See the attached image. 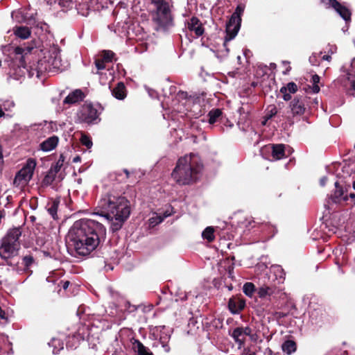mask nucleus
<instances>
[{
	"label": "nucleus",
	"mask_w": 355,
	"mask_h": 355,
	"mask_svg": "<svg viewBox=\"0 0 355 355\" xmlns=\"http://www.w3.org/2000/svg\"><path fill=\"white\" fill-rule=\"evenodd\" d=\"M114 53L112 51H103L101 53V59L105 62H112Z\"/></svg>",
	"instance_id": "nucleus-31"
},
{
	"label": "nucleus",
	"mask_w": 355,
	"mask_h": 355,
	"mask_svg": "<svg viewBox=\"0 0 355 355\" xmlns=\"http://www.w3.org/2000/svg\"><path fill=\"white\" fill-rule=\"evenodd\" d=\"M0 318L1 319H7L6 317V313L0 307Z\"/></svg>",
	"instance_id": "nucleus-49"
},
{
	"label": "nucleus",
	"mask_w": 355,
	"mask_h": 355,
	"mask_svg": "<svg viewBox=\"0 0 355 355\" xmlns=\"http://www.w3.org/2000/svg\"><path fill=\"white\" fill-rule=\"evenodd\" d=\"M80 160V157L77 156V157H74V158H73V162H79Z\"/></svg>",
	"instance_id": "nucleus-56"
},
{
	"label": "nucleus",
	"mask_w": 355,
	"mask_h": 355,
	"mask_svg": "<svg viewBox=\"0 0 355 355\" xmlns=\"http://www.w3.org/2000/svg\"><path fill=\"white\" fill-rule=\"evenodd\" d=\"M350 198L352 199H354L355 198V193H351L349 196H348V198Z\"/></svg>",
	"instance_id": "nucleus-55"
},
{
	"label": "nucleus",
	"mask_w": 355,
	"mask_h": 355,
	"mask_svg": "<svg viewBox=\"0 0 355 355\" xmlns=\"http://www.w3.org/2000/svg\"><path fill=\"white\" fill-rule=\"evenodd\" d=\"M243 8L241 6H238L236 8L235 12L232 14L231 17H234V19L238 21L239 22L241 21V15L243 12Z\"/></svg>",
	"instance_id": "nucleus-35"
},
{
	"label": "nucleus",
	"mask_w": 355,
	"mask_h": 355,
	"mask_svg": "<svg viewBox=\"0 0 355 355\" xmlns=\"http://www.w3.org/2000/svg\"><path fill=\"white\" fill-rule=\"evenodd\" d=\"M123 172H124V173L126 175V178H129V177H130V172L128 171V170L125 168V169H123Z\"/></svg>",
	"instance_id": "nucleus-53"
},
{
	"label": "nucleus",
	"mask_w": 355,
	"mask_h": 355,
	"mask_svg": "<svg viewBox=\"0 0 355 355\" xmlns=\"http://www.w3.org/2000/svg\"><path fill=\"white\" fill-rule=\"evenodd\" d=\"M58 53L59 52L57 50H54V51L53 52V54H55V56L52 62V65L55 68H60L62 66L61 58Z\"/></svg>",
	"instance_id": "nucleus-33"
},
{
	"label": "nucleus",
	"mask_w": 355,
	"mask_h": 355,
	"mask_svg": "<svg viewBox=\"0 0 355 355\" xmlns=\"http://www.w3.org/2000/svg\"><path fill=\"white\" fill-rule=\"evenodd\" d=\"M221 115H222L221 110H220V109L211 110L208 113V115H207V116L209 117L208 122L210 124H214L218 120V119L221 116Z\"/></svg>",
	"instance_id": "nucleus-25"
},
{
	"label": "nucleus",
	"mask_w": 355,
	"mask_h": 355,
	"mask_svg": "<svg viewBox=\"0 0 355 355\" xmlns=\"http://www.w3.org/2000/svg\"><path fill=\"white\" fill-rule=\"evenodd\" d=\"M335 187L334 193L330 196L331 201L336 204L340 203L342 200L347 201L348 200V196H344V190L338 182H335Z\"/></svg>",
	"instance_id": "nucleus-14"
},
{
	"label": "nucleus",
	"mask_w": 355,
	"mask_h": 355,
	"mask_svg": "<svg viewBox=\"0 0 355 355\" xmlns=\"http://www.w3.org/2000/svg\"><path fill=\"white\" fill-rule=\"evenodd\" d=\"M245 306V301L240 297H232L229 300L228 308L233 314L239 313Z\"/></svg>",
	"instance_id": "nucleus-12"
},
{
	"label": "nucleus",
	"mask_w": 355,
	"mask_h": 355,
	"mask_svg": "<svg viewBox=\"0 0 355 355\" xmlns=\"http://www.w3.org/2000/svg\"><path fill=\"white\" fill-rule=\"evenodd\" d=\"M270 148L271 149V155L275 159H281L285 157V147L284 144H272Z\"/></svg>",
	"instance_id": "nucleus-16"
},
{
	"label": "nucleus",
	"mask_w": 355,
	"mask_h": 355,
	"mask_svg": "<svg viewBox=\"0 0 355 355\" xmlns=\"http://www.w3.org/2000/svg\"><path fill=\"white\" fill-rule=\"evenodd\" d=\"M241 26V22L234 19V17H230L226 25V36L223 46L226 48L227 43L235 37Z\"/></svg>",
	"instance_id": "nucleus-11"
},
{
	"label": "nucleus",
	"mask_w": 355,
	"mask_h": 355,
	"mask_svg": "<svg viewBox=\"0 0 355 355\" xmlns=\"http://www.w3.org/2000/svg\"><path fill=\"white\" fill-rule=\"evenodd\" d=\"M33 262L34 259L31 255H27L23 257V263L26 268H28Z\"/></svg>",
	"instance_id": "nucleus-39"
},
{
	"label": "nucleus",
	"mask_w": 355,
	"mask_h": 355,
	"mask_svg": "<svg viewBox=\"0 0 355 355\" xmlns=\"http://www.w3.org/2000/svg\"><path fill=\"white\" fill-rule=\"evenodd\" d=\"M252 330L250 327H246L245 328L242 327V333L243 334L244 336H250L251 334Z\"/></svg>",
	"instance_id": "nucleus-43"
},
{
	"label": "nucleus",
	"mask_w": 355,
	"mask_h": 355,
	"mask_svg": "<svg viewBox=\"0 0 355 355\" xmlns=\"http://www.w3.org/2000/svg\"><path fill=\"white\" fill-rule=\"evenodd\" d=\"M4 115V112L2 111V110H0V117L3 116Z\"/></svg>",
	"instance_id": "nucleus-58"
},
{
	"label": "nucleus",
	"mask_w": 355,
	"mask_h": 355,
	"mask_svg": "<svg viewBox=\"0 0 355 355\" xmlns=\"http://www.w3.org/2000/svg\"><path fill=\"white\" fill-rule=\"evenodd\" d=\"M202 236L203 239H207L209 242L214 240V229L212 227H207L202 232Z\"/></svg>",
	"instance_id": "nucleus-28"
},
{
	"label": "nucleus",
	"mask_w": 355,
	"mask_h": 355,
	"mask_svg": "<svg viewBox=\"0 0 355 355\" xmlns=\"http://www.w3.org/2000/svg\"><path fill=\"white\" fill-rule=\"evenodd\" d=\"M280 92L283 94V99L286 101L291 100V93H288L284 87H281Z\"/></svg>",
	"instance_id": "nucleus-41"
},
{
	"label": "nucleus",
	"mask_w": 355,
	"mask_h": 355,
	"mask_svg": "<svg viewBox=\"0 0 355 355\" xmlns=\"http://www.w3.org/2000/svg\"><path fill=\"white\" fill-rule=\"evenodd\" d=\"M25 55H21L19 58H15L12 62V74L16 78L24 76L26 73L29 74L30 69L25 65Z\"/></svg>",
	"instance_id": "nucleus-10"
},
{
	"label": "nucleus",
	"mask_w": 355,
	"mask_h": 355,
	"mask_svg": "<svg viewBox=\"0 0 355 355\" xmlns=\"http://www.w3.org/2000/svg\"><path fill=\"white\" fill-rule=\"evenodd\" d=\"M58 1L60 6L66 8H71L73 5L72 0H58Z\"/></svg>",
	"instance_id": "nucleus-40"
},
{
	"label": "nucleus",
	"mask_w": 355,
	"mask_h": 355,
	"mask_svg": "<svg viewBox=\"0 0 355 355\" xmlns=\"http://www.w3.org/2000/svg\"><path fill=\"white\" fill-rule=\"evenodd\" d=\"M48 64L46 60H40L37 61V64L33 67V66L30 67L29 76L32 77L35 75V72L37 77L40 76L41 73L45 72L47 70Z\"/></svg>",
	"instance_id": "nucleus-15"
},
{
	"label": "nucleus",
	"mask_w": 355,
	"mask_h": 355,
	"mask_svg": "<svg viewBox=\"0 0 355 355\" xmlns=\"http://www.w3.org/2000/svg\"><path fill=\"white\" fill-rule=\"evenodd\" d=\"M320 80V78L318 75L315 74L312 76V82H313V93H318L320 92V87L318 85V83H319Z\"/></svg>",
	"instance_id": "nucleus-32"
},
{
	"label": "nucleus",
	"mask_w": 355,
	"mask_h": 355,
	"mask_svg": "<svg viewBox=\"0 0 355 355\" xmlns=\"http://www.w3.org/2000/svg\"><path fill=\"white\" fill-rule=\"evenodd\" d=\"M187 27L190 31L194 32L196 37L202 35L205 31L202 24L196 17H192L189 19Z\"/></svg>",
	"instance_id": "nucleus-13"
},
{
	"label": "nucleus",
	"mask_w": 355,
	"mask_h": 355,
	"mask_svg": "<svg viewBox=\"0 0 355 355\" xmlns=\"http://www.w3.org/2000/svg\"><path fill=\"white\" fill-rule=\"evenodd\" d=\"M69 284H70V283H69V281H65V282H63V285H62V288H63L64 290H66V289L68 288V286H69Z\"/></svg>",
	"instance_id": "nucleus-51"
},
{
	"label": "nucleus",
	"mask_w": 355,
	"mask_h": 355,
	"mask_svg": "<svg viewBox=\"0 0 355 355\" xmlns=\"http://www.w3.org/2000/svg\"><path fill=\"white\" fill-rule=\"evenodd\" d=\"M106 236V230L100 223L90 219L76 221L67 236L68 244L77 254L87 256L95 250Z\"/></svg>",
	"instance_id": "nucleus-1"
},
{
	"label": "nucleus",
	"mask_w": 355,
	"mask_h": 355,
	"mask_svg": "<svg viewBox=\"0 0 355 355\" xmlns=\"http://www.w3.org/2000/svg\"><path fill=\"white\" fill-rule=\"evenodd\" d=\"M162 345V347L164 348L166 352H168L170 351V347L166 343L161 342Z\"/></svg>",
	"instance_id": "nucleus-45"
},
{
	"label": "nucleus",
	"mask_w": 355,
	"mask_h": 355,
	"mask_svg": "<svg viewBox=\"0 0 355 355\" xmlns=\"http://www.w3.org/2000/svg\"><path fill=\"white\" fill-rule=\"evenodd\" d=\"M309 98L306 95H297L290 102L289 108L293 116L303 115L309 106Z\"/></svg>",
	"instance_id": "nucleus-7"
},
{
	"label": "nucleus",
	"mask_w": 355,
	"mask_h": 355,
	"mask_svg": "<svg viewBox=\"0 0 355 355\" xmlns=\"http://www.w3.org/2000/svg\"><path fill=\"white\" fill-rule=\"evenodd\" d=\"M35 166V161L34 159H29L27 161L26 166L16 174L13 180V184L15 187H23L26 185L32 178Z\"/></svg>",
	"instance_id": "nucleus-5"
},
{
	"label": "nucleus",
	"mask_w": 355,
	"mask_h": 355,
	"mask_svg": "<svg viewBox=\"0 0 355 355\" xmlns=\"http://www.w3.org/2000/svg\"><path fill=\"white\" fill-rule=\"evenodd\" d=\"M94 64L97 70L96 72H95L96 73H99V71L105 68V62L103 61L101 58L96 59Z\"/></svg>",
	"instance_id": "nucleus-36"
},
{
	"label": "nucleus",
	"mask_w": 355,
	"mask_h": 355,
	"mask_svg": "<svg viewBox=\"0 0 355 355\" xmlns=\"http://www.w3.org/2000/svg\"><path fill=\"white\" fill-rule=\"evenodd\" d=\"M234 341L239 345V347L243 346L245 343V336L242 333V327H236L230 334Z\"/></svg>",
	"instance_id": "nucleus-20"
},
{
	"label": "nucleus",
	"mask_w": 355,
	"mask_h": 355,
	"mask_svg": "<svg viewBox=\"0 0 355 355\" xmlns=\"http://www.w3.org/2000/svg\"><path fill=\"white\" fill-rule=\"evenodd\" d=\"M277 113V110L275 105H270L267 108V113L265 116L266 121L271 119Z\"/></svg>",
	"instance_id": "nucleus-34"
},
{
	"label": "nucleus",
	"mask_w": 355,
	"mask_h": 355,
	"mask_svg": "<svg viewBox=\"0 0 355 355\" xmlns=\"http://www.w3.org/2000/svg\"><path fill=\"white\" fill-rule=\"evenodd\" d=\"M3 148L1 144H0V160H3Z\"/></svg>",
	"instance_id": "nucleus-52"
},
{
	"label": "nucleus",
	"mask_w": 355,
	"mask_h": 355,
	"mask_svg": "<svg viewBox=\"0 0 355 355\" xmlns=\"http://www.w3.org/2000/svg\"><path fill=\"white\" fill-rule=\"evenodd\" d=\"M14 33L21 39H27L31 35V31L27 26H16L14 28Z\"/></svg>",
	"instance_id": "nucleus-22"
},
{
	"label": "nucleus",
	"mask_w": 355,
	"mask_h": 355,
	"mask_svg": "<svg viewBox=\"0 0 355 355\" xmlns=\"http://www.w3.org/2000/svg\"><path fill=\"white\" fill-rule=\"evenodd\" d=\"M322 3L333 8L339 15L345 21H349L351 19V12L345 6L340 3L336 0H322Z\"/></svg>",
	"instance_id": "nucleus-9"
},
{
	"label": "nucleus",
	"mask_w": 355,
	"mask_h": 355,
	"mask_svg": "<svg viewBox=\"0 0 355 355\" xmlns=\"http://www.w3.org/2000/svg\"><path fill=\"white\" fill-rule=\"evenodd\" d=\"M202 167L201 159L198 155H185L178 159L171 176L180 185L191 184L198 179Z\"/></svg>",
	"instance_id": "nucleus-3"
},
{
	"label": "nucleus",
	"mask_w": 355,
	"mask_h": 355,
	"mask_svg": "<svg viewBox=\"0 0 355 355\" xmlns=\"http://www.w3.org/2000/svg\"><path fill=\"white\" fill-rule=\"evenodd\" d=\"M153 20L164 28H167L173 25V17L168 3H161L157 7Z\"/></svg>",
	"instance_id": "nucleus-6"
},
{
	"label": "nucleus",
	"mask_w": 355,
	"mask_h": 355,
	"mask_svg": "<svg viewBox=\"0 0 355 355\" xmlns=\"http://www.w3.org/2000/svg\"><path fill=\"white\" fill-rule=\"evenodd\" d=\"M24 51L25 50L24 48L19 47V46L15 48V50L16 54H17V55H22L24 53Z\"/></svg>",
	"instance_id": "nucleus-44"
},
{
	"label": "nucleus",
	"mask_w": 355,
	"mask_h": 355,
	"mask_svg": "<svg viewBox=\"0 0 355 355\" xmlns=\"http://www.w3.org/2000/svg\"><path fill=\"white\" fill-rule=\"evenodd\" d=\"M254 290H255V286H254V284H252L251 282H247L243 285V293L249 297H251L252 295V294L254 292Z\"/></svg>",
	"instance_id": "nucleus-29"
},
{
	"label": "nucleus",
	"mask_w": 355,
	"mask_h": 355,
	"mask_svg": "<svg viewBox=\"0 0 355 355\" xmlns=\"http://www.w3.org/2000/svg\"><path fill=\"white\" fill-rule=\"evenodd\" d=\"M98 207L100 215L111 221L110 230L119 231L130 214V202L125 197L117 196L114 191L107 193L102 198Z\"/></svg>",
	"instance_id": "nucleus-2"
},
{
	"label": "nucleus",
	"mask_w": 355,
	"mask_h": 355,
	"mask_svg": "<svg viewBox=\"0 0 355 355\" xmlns=\"http://www.w3.org/2000/svg\"><path fill=\"white\" fill-rule=\"evenodd\" d=\"M152 3H154L157 7L158 6L161 5V3H166V2L164 0H153Z\"/></svg>",
	"instance_id": "nucleus-47"
},
{
	"label": "nucleus",
	"mask_w": 355,
	"mask_h": 355,
	"mask_svg": "<svg viewBox=\"0 0 355 355\" xmlns=\"http://www.w3.org/2000/svg\"><path fill=\"white\" fill-rule=\"evenodd\" d=\"M312 104L317 105L318 104V99H317V98H315V99L313 101Z\"/></svg>",
	"instance_id": "nucleus-57"
},
{
	"label": "nucleus",
	"mask_w": 355,
	"mask_h": 355,
	"mask_svg": "<svg viewBox=\"0 0 355 355\" xmlns=\"http://www.w3.org/2000/svg\"><path fill=\"white\" fill-rule=\"evenodd\" d=\"M80 141L82 144L85 146L87 148H90L93 144L90 138L85 135L81 136Z\"/></svg>",
	"instance_id": "nucleus-37"
},
{
	"label": "nucleus",
	"mask_w": 355,
	"mask_h": 355,
	"mask_svg": "<svg viewBox=\"0 0 355 355\" xmlns=\"http://www.w3.org/2000/svg\"><path fill=\"white\" fill-rule=\"evenodd\" d=\"M248 355H255V353H252V354H250Z\"/></svg>",
	"instance_id": "nucleus-60"
},
{
	"label": "nucleus",
	"mask_w": 355,
	"mask_h": 355,
	"mask_svg": "<svg viewBox=\"0 0 355 355\" xmlns=\"http://www.w3.org/2000/svg\"><path fill=\"white\" fill-rule=\"evenodd\" d=\"M22 231L20 227H13L8 230L5 236L1 240L0 257L6 261V264L12 266L10 259L19 254L21 248L19 239Z\"/></svg>",
	"instance_id": "nucleus-4"
},
{
	"label": "nucleus",
	"mask_w": 355,
	"mask_h": 355,
	"mask_svg": "<svg viewBox=\"0 0 355 355\" xmlns=\"http://www.w3.org/2000/svg\"><path fill=\"white\" fill-rule=\"evenodd\" d=\"M275 293V288L267 286H261L258 289L257 294L259 297L265 298L267 296H271Z\"/></svg>",
	"instance_id": "nucleus-24"
},
{
	"label": "nucleus",
	"mask_w": 355,
	"mask_h": 355,
	"mask_svg": "<svg viewBox=\"0 0 355 355\" xmlns=\"http://www.w3.org/2000/svg\"><path fill=\"white\" fill-rule=\"evenodd\" d=\"M56 174L57 173H54V171L50 168L42 180V184L44 186L51 185L55 180Z\"/></svg>",
	"instance_id": "nucleus-27"
},
{
	"label": "nucleus",
	"mask_w": 355,
	"mask_h": 355,
	"mask_svg": "<svg viewBox=\"0 0 355 355\" xmlns=\"http://www.w3.org/2000/svg\"><path fill=\"white\" fill-rule=\"evenodd\" d=\"M266 354H267L268 355H272V351L270 348H267L266 349Z\"/></svg>",
	"instance_id": "nucleus-54"
},
{
	"label": "nucleus",
	"mask_w": 355,
	"mask_h": 355,
	"mask_svg": "<svg viewBox=\"0 0 355 355\" xmlns=\"http://www.w3.org/2000/svg\"><path fill=\"white\" fill-rule=\"evenodd\" d=\"M283 87H284L287 92L288 91L291 94H295L297 91V85L293 82L288 83L286 86H284Z\"/></svg>",
	"instance_id": "nucleus-38"
},
{
	"label": "nucleus",
	"mask_w": 355,
	"mask_h": 355,
	"mask_svg": "<svg viewBox=\"0 0 355 355\" xmlns=\"http://www.w3.org/2000/svg\"><path fill=\"white\" fill-rule=\"evenodd\" d=\"M133 349L137 352V355H153V353L138 340H135L133 343Z\"/></svg>",
	"instance_id": "nucleus-21"
},
{
	"label": "nucleus",
	"mask_w": 355,
	"mask_h": 355,
	"mask_svg": "<svg viewBox=\"0 0 355 355\" xmlns=\"http://www.w3.org/2000/svg\"><path fill=\"white\" fill-rule=\"evenodd\" d=\"M84 97V94L80 89H76L73 92L70 93L64 100V103L73 104L79 101H82Z\"/></svg>",
	"instance_id": "nucleus-18"
},
{
	"label": "nucleus",
	"mask_w": 355,
	"mask_h": 355,
	"mask_svg": "<svg viewBox=\"0 0 355 355\" xmlns=\"http://www.w3.org/2000/svg\"><path fill=\"white\" fill-rule=\"evenodd\" d=\"M58 143V137L56 136H53L44 141L40 144V148L43 151H50L57 146Z\"/></svg>",
	"instance_id": "nucleus-17"
},
{
	"label": "nucleus",
	"mask_w": 355,
	"mask_h": 355,
	"mask_svg": "<svg viewBox=\"0 0 355 355\" xmlns=\"http://www.w3.org/2000/svg\"><path fill=\"white\" fill-rule=\"evenodd\" d=\"M327 181V177H323L320 179V184L322 187H324L325 184H326V182Z\"/></svg>",
	"instance_id": "nucleus-48"
},
{
	"label": "nucleus",
	"mask_w": 355,
	"mask_h": 355,
	"mask_svg": "<svg viewBox=\"0 0 355 355\" xmlns=\"http://www.w3.org/2000/svg\"><path fill=\"white\" fill-rule=\"evenodd\" d=\"M170 214H164V216L162 217V216H158L157 217V219L158 220L155 222L156 224H158V223H160L163 221V220L166 218L167 216H168Z\"/></svg>",
	"instance_id": "nucleus-46"
},
{
	"label": "nucleus",
	"mask_w": 355,
	"mask_h": 355,
	"mask_svg": "<svg viewBox=\"0 0 355 355\" xmlns=\"http://www.w3.org/2000/svg\"><path fill=\"white\" fill-rule=\"evenodd\" d=\"M282 350L290 355L292 353L295 352L297 349L296 343L291 340H286L282 346Z\"/></svg>",
	"instance_id": "nucleus-23"
},
{
	"label": "nucleus",
	"mask_w": 355,
	"mask_h": 355,
	"mask_svg": "<svg viewBox=\"0 0 355 355\" xmlns=\"http://www.w3.org/2000/svg\"><path fill=\"white\" fill-rule=\"evenodd\" d=\"M64 162V157L63 155H60L59 159L54 165H53L51 167V169L53 170L54 171V173H58L60 171L61 167L62 166Z\"/></svg>",
	"instance_id": "nucleus-30"
},
{
	"label": "nucleus",
	"mask_w": 355,
	"mask_h": 355,
	"mask_svg": "<svg viewBox=\"0 0 355 355\" xmlns=\"http://www.w3.org/2000/svg\"><path fill=\"white\" fill-rule=\"evenodd\" d=\"M352 187H353V189L355 190V180L353 182Z\"/></svg>",
	"instance_id": "nucleus-59"
},
{
	"label": "nucleus",
	"mask_w": 355,
	"mask_h": 355,
	"mask_svg": "<svg viewBox=\"0 0 355 355\" xmlns=\"http://www.w3.org/2000/svg\"><path fill=\"white\" fill-rule=\"evenodd\" d=\"M112 95L119 100H123L126 96L125 85L120 82L112 91Z\"/></svg>",
	"instance_id": "nucleus-19"
},
{
	"label": "nucleus",
	"mask_w": 355,
	"mask_h": 355,
	"mask_svg": "<svg viewBox=\"0 0 355 355\" xmlns=\"http://www.w3.org/2000/svg\"><path fill=\"white\" fill-rule=\"evenodd\" d=\"M351 76H352L351 73H347V79L350 81L351 89L353 91V92L352 93V95L355 96V80L354 79L351 80Z\"/></svg>",
	"instance_id": "nucleus-42"
},
{
	"label": "nucleus",
	"mask_w": 355,
	"mask_h": 355,
	"mask_svg": "<svg viewBox=\"0 0 355 355\" xmlns=\"http://www.w3.org/2000/svg\"><path fill=\"white\" fill-rule=\"evenodd\" d=\"M322 60H327V61H331V56L329 55H324L323 57H322Z\"/></svg>",
	"instance_id": "nucleus-50"
},
{
	"label": "nucleus",
	"mask_w": 355,
	"mask_h": 355,
	"mask_svg": "<svg viewBox=\"0 0 355 355\" xmlns=\"http://www.w3.org/2000/svg\"><path fill=\"white\" fill-rule=\"evenodd\" d=\"M98 116V110L92 104L84 105L79 113V119L87 123L94 122Z\"/></svg>",
	"instance_id": "nucleus-8"
},
{
	"label": "nucleus",
	"mask_w": 355,
	"mask_h": 355,
	"mask_svg": "<svg viewBox=\"0 0 355 355\" xmlns=\"http://www.w3.org/2000/svg\"><path fill=\"white\" fill-rule=\"evenodd\" d=\"M59 203L60 201L58 200H54L48 205L47 211L53 219L58 218L57 211Z\"/></svg>",
	"instance_id": "nucleus-26"
}]
</instances>
